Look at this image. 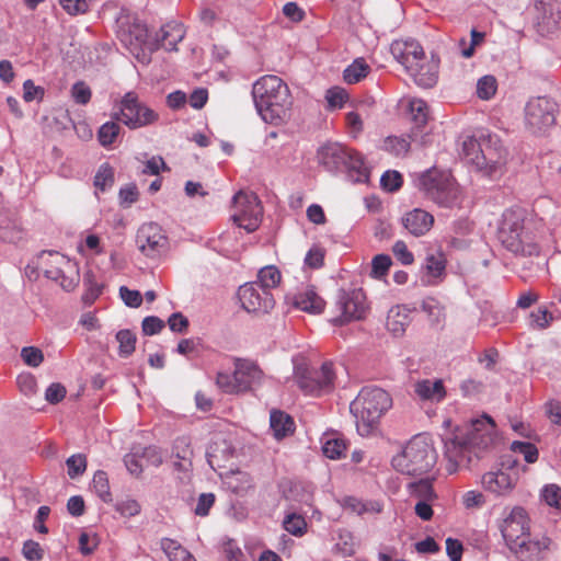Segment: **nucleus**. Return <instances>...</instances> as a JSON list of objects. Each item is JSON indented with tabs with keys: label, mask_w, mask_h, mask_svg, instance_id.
<instances>
[{
	"label": "nucleus",
	"mask_w": 561,
	"mask_h": 561,
	"mask_svg": "<svg viewBox=\"0 0 561 561\" xmlns=\"http://www.w3.org/2000/svg\"><path fill=\"white\" fill-rule=\"evenodd\" d=\"M494 423L490 416L474 421L463 430H458L444 438L446 469L455 473L460 468H469L493 443Z\"/></svg>",
	"instance_id": "1"
},
{
	"label": "nucleus",
	"mask_w": 561,
	"mask_h": 561,
	"mask_svg": "<svg viewBox=\"0 0 561 561\" xmlns=\"http://www.w3.org/2000/svg\"><path fill=\"white\" fill-rule=\"evenodd\" d=\"M251 94L254 106L265 123L280 125L289 119L293 96L288 85L279 77H261L253 83Z\"/></svg>",
	"instance_id": "2"
},
{
	"label": "nucleus",
	"mask_w": 561,
	"mask_h": 561,
	"mask_svg": "<svg viewBox=\"0 0 561 561\" xmlns=\"http://www.w3.org/2000/svg\"><path fill=\"white\" fill-rule=\"evenodd\" d=\"M499 238L515 254L531 256L540 251L537 222L528 218L527 211L519 207L503 213Z\"/></svg>",
	"instance_id": "3"
},
{
	"label": "nucleus",
	"mask_w": 561,
	"mask_h": 561,
	"mask_svg": "<svg viewBox=\"0 0 561 561\" xmlns=\"http://www.w3.org/2000/svg\"><path fill=\"white\" fill-rule=\"evenodd\" d=\"M391 407L392 399L386 390L376 386L364 387L350 404L359 435H369Z\"/></svg>",
	"instance_id": "4"
},
{
	"label": "nucleus",
	"mask_w": 561,
	"mask_h": 561,
	"mask_svg": "<svg viewBox=\"0 0 561 561\" xmlns=\"http://www.w3.org/2000/svg\"><path fill=\"white\" fill-rule=\"evenodd\" d=\"M437 461L432 438L426 434L414 436L403 451L392 458L393 468L408 476L427 473Z\"/></svg>",
	"instance_id": "5"
},
{
	"label": "nucleus",
	"mask_w": 561,
	"mask_h": 561,
	"mask_svg": "<svg viewBox=\"0 0 561 561\" xmlns=\"http://www.w3.org/2000/svg\"><path fill=\"white\" fill-rule=\"evenodd\" d=\"M318 159L321 165L329 172L345 171L354 183H364L369 178L368 168L363 157L355 150L341 144H328L318 151Z\"/></svg>",
	"instance_id": "6"
},
{
	"label": "nucleus",
	"mask_w": 561,
	"mask_h": 561,
	"mask_svg": "<svg viewBox=\"0 0 561 561\" xmlns=\"http://www.w3.org/2000/svg\"><path fill=\"white\" fill-rule=\"evenodd\" d=\"M420 188L433 203L444 208H453L461 202L459 185L450 173L431 169L420 176Z\"/></svg>",
	"instance_id": "7"
},
{
	"label": "nucleus",
	"mask_w": 561,
	"mask_h": 561,
	"mask_svg": "<svg viewBox=\"0 0 561 561\" xmlns=\"http://www.w3.org/2000/svg\"><path fill=\"white\" fill-rule=\"evenodd\" d=\"M264 373L255 362L236 358L233 373H218L216 383L224 392L238 394L261 385Z\"/></svg>",
	"instance_id": "8"
},
{
	"label": "nucleus",
	"mask_w": 561,
	"mask_h": 561,
	"mask_svg": "<svg viewBox=\"0 0 561 561\" xmlns=\"http://www.w3.org/2000/svg\"><path fill=\"white\" fill-rule=\"evenodd\" d=\"M118 37L128 51L144 65H148L151 54L159 49L158 44L148 42L147 26L136 18L118 20Z\"/></svg>",
	"instance_id": "9"
},
{
	"label": "nucleus",
	"mask_w": 561,
	"mask_h": 561,
	"mask_svg": "<svg viewBox=\"0 0 561 561\" xmlns=\"http://www.w3.org/2000/svg\"><path fill=\"white\" fill-rule=\"evenodd\" d=\"M294 378L300 390L308 396L320 397L333 391L335 373L333 364L325 362L319 369L300 364L294 367Z\"/></svg>",
	"instance_id": "10"
},
{
	"label": "nucleus",
	"mask_w": 561,
	"mask_h": 561,
	"mask_svg": "<svg viewBox=\"0 0 561 561\" xmlns=\"http://www.w3.org/2000/svg\"><path fill=\"white\" fill-rule=\"evenodd\" d=\"M37 265L47 278L58 282L66 291L73 290L79 283L78 277L66 275V272L73 270L75 265L59 252L43 251L38 256Z\"/></svg>",
	"instance_id": "11"
},
{
	"label": "nucleus",
	"mask_w": 561,
	"mask_h": 561,
	"mask_svg": "<svg viewBox=\"0 0 561 561\" xmlns=\"http://www.w3.org/2000/svg\"><path fill=\"white\" fill-rule=\"evenodd\" d=\"M233 222L247 232L255 231L261 222L263 208L254 193L238 192L233 196Z\"/></svg>",
	"instance_id": "12"
},
{
	"label": "nucleus",
	"mask_w": 561,
	"mask_h": 561,
	"mask_svg": "<svg viewBox=\"0 0 561 561\" xmlns=\"http://www.w3.org/2000/svg\"><path fill=\"white\" fill-rule=\"evenodd\" d=\"M497 527L510 551L530 536V519L526 510L522 506H514L499 523Z\"/></svg>",
	"instance_id": "13"
},
{
	"label": "nucleus",
	"mask_w": 561,
	"mask_h": 561,
	"mask_svg": "<svg viewBox=\"0 0 561 561\" xmlns=\"http://www.w3.org/2000/svg\"><path fill=\"white\" fill-rule=\"evenodd\" d=\"M113 117L127 127L137 129L156 123L159 115L144 103H140L135 93L128 92L121 101L119 113H115Z\"/></svg>",
	"instance_id": "14"
},
{
	"label": "nucleus",
	"mask_w": 561,
	"mask_h": 561,
	"mask_svg": "<svg viewBox=\"0 0 561 561\" xmlns=\"http://www.w3.org/2000/svg\"><path fill=\"white\" fill-rule=\"evenodd\" d=\"M557 103L549 98L530 99L525 106V122L534 134L545 133L556 123Z\"/></svg>",
	"instance_id": "15"
},
{
	"label": "nucleus",
	"mask_w": 561,
	"mask_h": 561,
	"mask_svg": "<svg viewBox=\"0 0 561 561\" xmlns=\"http://www.w3.org/2000/svg\"><path fill=\"white\" fill-rule=\"evenodd\" d=\"M506 150L496 136L489 135L480 156H476V169L484 175L495 178L503 172L506 163Z\"/></svg>",
	"instance_id": "16"
},
{
	"label": "nucleus",
	"mask_w": 561,
	"mask_h": 561,
	"mask_svg": "<svg viewBox=\"0 0 561 561\" xmlns=\"http://www.w3.org/2000/svg\"><path fill=\"white\" fill-rule=\"evenodd\" d=\"M136 244L147 257L157 259L168 251V237L160 225L146 222L137 231Z\"/></svg>",
	"instance_id": "17"
},
{
	"label": "nucleus",
	"mask_w": 561,
	"mask_h": 561,
	"mask_svg": "<svg viewBox=\"0 0 561 561\" xmlns=\"http://www.w3.org/2000/svg\"><path fill=\"white\" fill-rule=\"evenodd\" d=\"M336 307L340 316L334 319V323L343 324L351 320H359L364 318L367 309L366 296L359 288L352 290L340 289Z\"/></svg>",
	"instance_id": "18"
},
{
	"label": "nucleus",
	"mask_w": 561,
	"mask_h": 561,
	"mask_svg": "<svg viewBox=\"0 0 561 561\" xmlns=\"http://www.w3.org/2000/svg\"><path fill=\"white\" fill-rule=\"evenodd\" d=\"M238 297L241 306L248 312L266 313L273 309L275 300L272 294L260 288L255 283H247L239 287Z\"/></svg>",
	"instance_id": "19"
},
{
	"label": "nucleus",
	"mask_w": 561,
	"mask_h": 561,
	"mask_svg": "<svg viewBox=\"0 0 561 561\" xmlns=\"http://www.w3.org/2000/svg\"><path fill=\"white\" fill-rule=\"evenodd\" d=\"M553 541L546 535L525 538L511 552L519 561H546L552 550Z\"/></svg>",
	"instance_id": "20"
},
{
	"label": "nucleus",
	"mask_w": 561,
	"mask_h": 561,
	"mask_svg": "<svg viewBox=\"0 0 561 561\" xmlns=\"http://www.w3.org/2000/svg\"><path fill=\"white\" fill-rule=\"evenodd\" d=\"M390 51L393 58L404 67L407 72L413 70V66L417 64V60H423L425 55L423 47L414 39L393 41Z\"/></svg>",
	"instance_id": "21"
},
{
	"label": "nucleus",
	"mask_w": 561,
	"mask_h": 561,
	"mask_svg": "<svg viewBox=\"0 0 561 561\" xmlns=\"http://www.w3.org/2000/svg\"><path fill=\"white\" fill-rule=\"evenodd\" d=\"M446 263L444 253H427L420 268V283L423 286L440 284L446 276Z\"/></svg>",
	"instance_id": "22"
},
{
	"label": "nucleus",
	"mask_w": 561,
	"mask_h": 561,
	"mask_svg": "<svg viewBox=\"0 0 561 561\" xmlns=\"http://www.w3.org/2000/svg\"><path fill=\"white\" fill-rule=\"evenodd\" d=\"M517 480L518 474L516 472L508 469H497L484 473L481 482L486 491L497 496H504L513 491Z\"/></svg>",
	"instance_id": "23"
},
{
	"label": "nucleus",
	"mask_w": 561,
	"mask_h": 561,
	"mask_svg": "<svg viewBox=\"0 0 561 561\" xmlns=\"http://www.w3.org/2000/svg\"><path fill=\"white\" fill-rule=\"evenodd\" d=\"M539 32L551 33L561 22V10L557 3H546L541 0L534 4Z\"/></svg>",
	"instance_id": "24"
},
{
	"label": "nucleus",
	"mask_w": 561,
	"mask_h": 561,
	"mask_svg": "<svg viewBox=\"0 0 561 561\" xmlns=\"http://www.w3.org/2000/svg\"><path fill=\"white\" fill-rule=\"evenodd\" d=\"M402 224L411 234L421 237L432 229L434 216L424 209L414 208L402 217Z\"/></svg>",
	"instance_id": "25"
},
{
	"label": "nucleus",
	"mask_w": 561,
	"mask_h": 561,
	"mask_svg": "<svg viewBox=\"0 0 561 561\" xmlns=\"http://www.w3.org/2000/svg\"><path fill=\"white\" fill-rule=\"evenodd\" d=\"M414 80V82L422 88H432L438 78V61L434 58L426 59L424 56L423 60H417V64L413 66V70L408 72Z\"/></svg>",
	"instance_id": "26"
},
{
	"label": "nucleus",
	"mask_w": 561,
	"mask_h": 561,
	"mask_svg": "<svg viewBox=\"0 0 561 561\" xmlns=\"http://www.w3.org/2000/svg\"><path fill=\"white\" fill-rule=\"evenodd\" d=\"M224 486L236 495L243 496L254 488L252 477L241 470H231L222 477Z\"/></svg>",
	"instance_id": "27"
},
{
	"label": "nucleus",
	"mask_w": 561,
	"mask_h": 561,
	"mask_svg": "<svg viewBox=\"0 0 561 561\" xmlns=\"http://www.w3.org/2000/svg\"><path fill=\"white\" fill-rule=\"evenodd\" d=\"M414 391L423 401L440 402L446 398V389L442 379H423L414 385Z\"/></svg>",
	"instance_id": "28"
},
{
	"label": "nucleus",
	"mask_w": 561,
	"mask_h": 561,
	"mask_svg": "<svg viewBox=\"0 0 561 561\" xmlns=\"http://www.w3.org/2000/svg\"><path fill=\"white\" fill-rule=\"evenodd\" d=\"M184 38V30L181 24L169 23L160 28L158 38L152 44H158L159 48L165 50H176L178 44Z\"/></svg>",
	"instance_id": "29"
},
{
	"label": "nucleus",
	"mask_w": 561,
	"mask_h": 561,
	"mask_svg": "<svg viewBox=\"0 0 561 561\" xmlns=\"http://www.w3.org/2000/svg\"><path fill=\"white\" fill-rule=\"evenodd\" d=\"M294 304L298 309L309 313H320L324 309L323 299L311 288L297 294Z\"/></svg>",
	"instance_id": "30"
},
{
	"label": "nucleus",
	"mask_w": 561,
	"mask_h": 561,
	"mask_svg": "<svg viewBox=\"0 0 561 561\" xmlns=\"http://www.w3.org/2000/svg\"><path fill=\"white\" fill-rule=\"evenodd\" d=\"M172 454L182 460L174 463L176 470H187L192 465L193 449L188 436H180L173 443Z\"/></svg>",
	"instance_id": "31"
},
{
	"label": "nucleus",
	"mask_w": 561,
	"mask_h": 561,
	"mask_svg": "<svg viewBox=\"0 0 561 561\" xmlns=\"http://www.w3.org/2000/svg\"><path fill=\"white\" fill-rule=\"evenodd\" d=\"M271 430L276 438H283L294 432L295 423L287 413L274 410L270 416Z\"/></svg>",
	"instance_id": "32"
},
{
	"label": "nucleus",
	"mask_w": 561,
	"mask_h": 561,
	"mask_svg": "<svg viewBox=\"0 0 561 561\" xmlns=\"http://www.w3.org/2000/svg\"><path fill=\"white\" fill-rule=\"evenodd\" d=\"M346 440L339 434H327L322 438V451L330 459H340L345 455Z\"/></svg>",
	"instance_id": "33"
},
{
	"label": "nucleus",
	"mask_w": 561,
	"mask_h": 561,
	"mask_svg": "<svg viewBox=\"0 0 561 561\" xmlns=\"http://www.w3.org/2000/svg\"><path fill=\"white\" fill-rule=\"evenodd\" d=\"M160 547L167 554L169 561H196L190 551L173 539L162 538Z\"/></svg>",
	"instance_id": "34"
},
{
	"label": "nucleus",
	"mask_w": 561,
	"mask_h": 561,
	"mask_svg": "<svg viewBox=\"0 0 561 561\" xmlns=\"http://www.w3.org/2000/svg\"><path fill=\"white\" fill-rule=\"evenodd\" d=\"M370 71L369 65L364 58H356L343 71V79L348 84H355L362 81Z\"/></svg>",
	"instance_id": "35"
},
{
	"label": "nucleus",
	"mask_w": 561,
	"mask_h": 561,
	"mask_svg": "<svg viewBox=\"0 0 561 561\" xmlns=\"http://www.w3.org/2000/svg\"><path fill=\"white\" fill-rule=\"evenodd\" d=\"M484 139L478 141L472 136H467L461 142L460 156L468 163L476 167V156H480L484 147Z\"/></svg>",
	"instance_id": "36"
},
{
	"label": "nucleus",
	"mask_w": 561,
	"mask_h": 561,
	"mask_svg": "<svg viewBox=\"0 0 561 561\" xmlns=\"http://www.w3.org/2000/svg\"><path fill=\"white\" fill-rule=\"evenodd\" d=\"M280 272L274 265H267L262 267L257 274V282L260 288L268 290L275 288L280 282Z\"/></svg>",
	"instance_id": "37"
},
{
	"label": "nucleus",
	"mask_w": 561,
	"mask_h": 561,
	"mask_svg": "<svg viewBox=\"0 0 561 561\" xmlns=\"http://www.w3.org/2000/svg\"><path fill=\"white\" fill-rule=\"evenodd\" d=\"M409 112L416 128L426 125L428 121V106L425 101L421 99L411 100L409 102Z\"/></svg>",
	"instance_id": "38"
},
{
	"label": "nucleus",
	"mask_w": 561,
	"mask_h": 561,
	"mask_svg": "<svg viewBox=\"0 0 561 561\" xmlns=\"http://www.w3.org/2000/svg\"><path fill=\"white\" fill-rule=\"evenodd\" d=\"M92 489L94 493L105 503L112 502L108 478L105 471L98 470L92 479Z\"/></svg>",
	"instance_id": "39"
},
{
	"label": "nucleus",
	"mask_w": 561,
	"mask_h": 561,
	"mask_svg": "<svg viewBox=\"0 0 561 561\" xmlns=\"http://www.w3.org/2000/svg\"><path fill=\"white\" fill-rule=\"evenodd\" d=\"M408 316L401 313L399 308H392L387 317V328L396 336H400L404 333L408 325Z\"/></svg>",
	"instance_id": "40"
},
{
	"label": "nucleus",
	"mask_w": 561,
	"mask_h": 561,
	"mask_svg": "<svg viewBox=\"0 0 561 561\" xmlns=\"http://www.w3.org/2000/svg\"><path fill=\"white\" fill-rule=\"evenodd\" d=\"M119 133L121 126L116 122H106L99 128V142L105 148L111 147L116 141Z\"/></svg>",
	"instance_id": "41"
},
{
	"label": "nucleus",
	"mask_w": 561,
	"mask_h": 561,
	"mask_svg": "<svg viewBox=\"0 0 561 561\" xmlns=\"http://www.w3.org/2000/svg\"><path fill=\"white\" fill-rule=\"evenodd\" d=\"M221 445L224 447L220 449V444L213 443L206 453L207 461L213 469L220 467V461L226 460L231 456L230 446H228L225 440L221 442Z\"/></svg>",
	"instance_id": "42"
},
{
	"label": "nucleus",
	"mask_w": 561,
	"mask_h": 561,
	"mask_svg": "<svg viewBox=\"0 0 561 561\" xmlns=\"http://www.w3.org/2000/svg\"><path fill=\"white\" fill-rule=\"evenodd\" d=\"M283 527L289 534L301 537L307 531V523L301 515L289 513L283 520Z\"/></svg>",
	"instance_id": "43"
},
{
	"label": "nucleus",
	"mask_w": 561,
	"mask_h": 561,
	"mask_svg": "<svg viewBox=\"0 0 561 561\" xmlns=\"http://www.w3.org/2000/svg\"><path fill=\"white\" fill-rule=\"evenodd\" d=\"M116 340L119 344L118 354L121 357H128L135 351L136 335L130 330H121L116 333Z\"/></svg>",
	"instance_id": "44"
},
{
	"label": "nucleus",
	"mask_w": 561,
	"mask_h": 561,
	"mask_svg": "<svg viewBox=\"0 0 561 561\" xmlns=\"http://www.w3.org/2000/svg\"><path fill=\"white\" fill-rule=\"evenodd\" d=\"M497 90V81L495 77L486 75L481 77L477 82V95L479 99L488 101L492 99Z\"/></svg>",
	"instance_id": "45"
},
{
	"label": "nucleus",
	"mask_w": 561,
	"mask_h": 561,
	"mask_svg": "<svg viewBox=\"0 0 561 561\" xmlns=\"http://www.w3.org/2000/svg\"><path fill=\"white\" fill-rule=\"evenodd\" d=\"M114 184V170L108 163H103L95 176H94V186L105 192L107 188L112 187Z\"/></svg>",
	"instance_id": "46"
},
{
	"label": "nucleus",
	"mask_w": 561,
	"mask_h": 561,
	"mask_svg": "<svg viewBox=\"0 0 561 561\" xmlns=\"http://www.w3.org/2000/svg\"><path fill=\"white\" fill-rule=\"evenodd\" d=\"M348 93L341 87H333L327 90L325 100L330 110L342 108L348 101Z\"/></svg>",
	"instance_id": "47"
},
{
	"label": "nucleus",
	"mask_w": 561,
	"mask_h": 561,
	"mask_svg": "<svg viewBox=\"0 0 561 561\" xmlns=\"http://www.w3.org/2000/svg\"><path fill=\"white\" fill-rule=\"evenodd\" d=\"M412 494L424 501H434L437 495L433 489L431 481L420 480L410 484Z\"/></svg>",
	"instance_id": "48"
},
{
	"label": "nucleus",
	"mask_w": 561,
	"mask_h": 561,
	"mask_svg": "<svg viewBox=\"0 0 561 561\" xmlns=\"http://www.w3.org/2000/svg\"><path fill=\"white\" fill-rule=\"evenodd\" d=\"M511 450L524 456L525 461L533 463L538 459L537 447L528 442L515 440L511 444Z\"/></svg>",
	"instance_id": "49"
},
{
	"label": "nucleus",
	"mask_w": 561,
	"mask_h": 561,
	"mask_svg": "<svg viewBox=\"0 0 561 561\" xmlns=\"http://www.w3.org/2000/svg\"><path fill=\"white\" fill-rule=\"evenodd\" d=\"M83 284L85 286V293L82 297L83 301L87 304L94 302L102 293V286L95 280L92 273H87L84 275Z\"/></svg>",
	"instance_id": "50"
},
{
	"label": "nucleus",
	"mask_w": 561,
	"mask_h": 561,
	"mask_svg": "<svg viewBox=\"0 0 561 561\" xmlns=\"http://www.w3.org/2000/svg\"><path fill=\"white\" fill-rule=\"evenodd\" d=\"M66 465L68 468V476L73 479L85 471L87 458L82 454L72 455L66 460Z\"/></svg>",
	"instance_id": "51"
},
{
	"label": "nucleus",
	"mask_w": 561,
	"mask_h": 561,
	"mask_svg": "<svg viewBox=\"0 0 561 561\" xmlns=\"http://www.w3.org/2000/svg\"><path fill=\"white\" fill-rule=\"evenodd\" d=\"M484 383L474 378H468L460 383V391L465 398H477L484 391Z\"/></svg>",
	"instance_id": "52"
},
{
	"label": "nucleus",
	"mask_w": 561,
	"mask_h": 561,
	"mask_svg": "<svg viewBox=\"0 0 561 561\" xmlns=\"http://www.w3.org/2000/svg\"><path fill=\"white\" fill-rule=\"evenodd\" d=\"M391 264H392V262H391V257L389 255H387V254L376 255L371 262V275L375 278L383 277L388 273Z\"/></svg>",
	"instance_id": "53"
},
{
	"label": "nucleus",
	"mask_w": 561,
	"mask_h": 561,
	"mask_svg": "<svg viewBox=\"0 0 561 561\" xmlns=\"http://www.w3.org/2000/svg\"><path fill=\"white\" fill-rule=\"evenodd\" d=\"M380 185L387 192L398 191L402 185V175L398 171L388 170L381 175Z\"/></svg>",
	"instance_id": "54"
},
{
	"label": "nucleus",
	"mask_w": 561,
	"mask_h": 561,
	"mask_svg": "<svg viewBox=\"0 0 561 561\" xmlns=\"http://www.w3.org/2000/svg\"><path fill=\"white\" fill-rule=\"evenodd\" d=\"M484 39V33L478 32L477 30L471 31V41L468 44L465 38L459 41V46L461 48V55L465 58H470L474 54V48L477 45H480Z\"/></svg>",
	"instance_id": "55"
},
{
	"label": "nucleus",
	"mask_w": 561,
	"mask_h": 561,
	"mask_svg": "<svg viewBox=\"0 0 561 561\" xmlns=\"http://www.w3.org/2000/svg\"><path fill=\"white\" fill-rule=\"evenodd\" d=\"M23 362L31 367H38L44 360L43 352L34 346H25L21 350Z\"/></svg>",
	"instance_id": "56"
},
{
	"label": "nucleus",
	"mask_w": 561,
	"mask_h": 561,
	"mask_svg": "<svg viewBox=\"0 0 561 561\" xmlns=\"http://www.w3.org/2000/svg\"><path fill=\"white\" fill-rule=\"evenodd\" d=\"M422 310L428 316L434 323L440 322L444 318V311L440 305L433 298H427L422 302Z\"/></svg>",
	"instance_id": "57"
},
{
	"label": "nucleus",
	"mask_w": 561,
	"mask_h": 561,
	"mask_svg": "<svg viewBox=\"0 0 561 561\" xmlns=\"http://www.w3.org/2000/svg\"><path fill=\"white\" fill-rule=\"evenodd\" d=\"M542 499L549 506L561 510V488L559 485H546L542 490Z\"/></svg>",
	"instance_id": "58"
},
{
	"label": "nucleus",
	"mask_w": 561,
	"mask_h": 561,
	"mask_svg": "<svg viewBox=\"0 0 561 561\" xmlns=\"http://www.w3.org/2000/svg\"><path fill=\"white\" fill-rule=\"evenodd\" d=\"M71 95L77 104L85 105L91 100V89L85 82L78 81L71 88Z\"/></svg>",
	"instance_id": "59"
},
{
	"label": "nucleus",
	"mask_w": 561,
	"mask_h": 561,
	"mask_svg": "<svg viewBox=\"0 0 561 561\" xmlns=\"http://www.w3.org/2000/svg\"><path fill=\"white\" fill-rule=\"evenodd\" d=\"M385 145L388 150L399 156L409 151L411 141L404 137H388Z\"/></svg>",
	"instance_id": "60"
},
{
	"label": "nucleus",
	"mask_w": 561,
	"mask_h": 561,
	"mask_svg": "<svg viewBox=\"0 0 561 561\" xmlns=\"http://www.w3.org/2000/svg\"><path fill=\"white\" fill-rule=\"evenodd\" d=\"M115 510L123 517H134L139 514L140 505L136 500L127 499L115 504Z\"/></svg>",
	"instance_id": "61"
},
{
	"label": "nucleus",
	"mask_w": 561,
	"mask_h": 561,
	"mask_svg": "<svg viewBox=\"0 0 561 561\" xmlns=\"http://www.w3.org/2000/svg\"><path fill=\"white\" fill-rule=\"evenodd\" d=\"M22 554L28 561H39L43 559L44 551L38 542L34 540H26L23 543Z\"/></svg>",
	"instance_id": "62"
},
{
	"label": "nucleus",
	"mask_w": 561,
	"mask_h": 561,
	"mask_svg": "<svg viewBox=\"0 0 561 561\" xmlns=\"http://www.w3.org/2000/svg\"><path fill=\"white\" fill-rule=\"evenodd\" d=\"M531 325L538 329H546L553 321V316L545 308H539L538 310L531 312Z\"/></svg>",
	"instance_id": "63"
},
{
	"label": "nucleus",
	"mask_w": 561,
	"mask_h": 561,
	"mask_svg": "<svg viewBox=\"0 0 561 561\" xmlns=\"http://www.w3.org/2000/svg\"><path fill=\"white\" fill-rule=\"evenodd\" d=\"M44 88L35 85L33 80L27 79L23 83V99L25 102H32L34 100H42L44 96Z\"/></svg>",
	"instance_id": "64"
}]
</instances>
